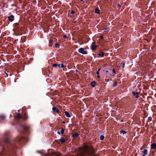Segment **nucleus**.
<instances>
[{
  "label": "nucleus",
  "instance_id": "29",
  "mask_svg": "<svg viewBox=\"0 0 156 156\" xmlns=\"http://www.w3.org/2000/svg\"><path fill=\"white\" fill-rule=\"evenodd\" d=\"M112 71L113 73H114V74L116 73V71H115V69H112Z\"/></svg>",
  "mask_w": 156,
  "mask_h": 156
},
{
  "label": "nucleus",
  "instance_id": "42",
  "mask_svg": "<svg viewBox=\"0 0 156 156\" xmlns=\"http://www.w3.org/2000/svg\"><path fill=\"white\" fill-rule=\"evenodd\" d=\"M75 71L76 72H78V70L77 69H76V70H75Z\"/></svg>",
  "mask_w": 156,
  "mask_h": 156
},
{
  "label": "nucleus",
  "instance_id": "12",
  "mask_svg": "<svg viewBox=\"0 0 156 156\" xmlns=\"http://www.w3.org/2000/svg\"><path fill=\"white\" fill-rule=\"evenodd\" d=\"M143 154L142 155V156H146V155L147 154L148 150L147 149H144L143 151Z\"/></svg>",
  "mask_w": 156,
  "mask_h": 156
},
{
  "label": "nucleus",
  "instance_id": "37",
  "mask_svg": "<svg viewBox=\"0 0 156 156\" xmlns=\"http://www.w3.org/2000/svg\"><path fill=\"white\" fill-rule=\"evenodd\" d=\"M57 133L59 135H60V134H61V132H60L59 131H58V132H57Z\"/></svg>",
  "mask_w": 156,
  "mask_h": 156
},
{
  "label": "nucleus",
  "instance_id": "19",
  "mask_svg": "<svg viewBox=\"0 0 156 156\" xmlns=\"http://www.w3.org/2000/svg\"><path fill=\"white\" fill-rule=\"evenodd\" d=\"M58 67L59 68H64L65 67V66L63 64H58Z\"/></svg>",
  "mask_w": 156,
  "mask_h": 156
},
{
  "label": "nucleus",
  "instance_id": "17",
  "mask_svg": "<svg viewBox=\"0 0 156 156\" xmlns=\"http://www.w3.org/2000/svg\"><path fill=\"white\" fill-rule=\"evenodd\" d=\"M97 47V46L96 45H92L91 46V49L92 50H95L96 49Z\"/></svg>",
  "mask_w": 156,
  "mask_h": 156
},
{
  "label": "nucleus",
  "instance_id": "43",
  "mask_svg": "<svg viewBox=\"0 0 156 156\" xmlns=\"http://www.w3.org/2000/svg\"><path fill=\"white\" fill-rule=\"evenodd\" d=\"M11 6H16L15 5H14V4H12L11 5Z\"/></svg>",
  "mask_w": 156,
  "mask_h": 156
},
{
  "label": "nucleus",
  "instance_id": "18",
  "mask_svg": "<svg viewBox=\"0 0 156 156\" xmlns=\"http://www.w3.org/2000/svg\"><path fill=\"white\" fill-rule=\"evenodd\" d=\"M95 12L96 13L99 14L100 10L98 8H96L95 9Z\"/></svg>",
  "mask_w": 156,
  "mask_h": 156
},
{
  "label": "nucleus",
  "instance_id": "15",
  "mask_svg": "<svg viewBox=\"0 0 156 156\" xmlns=\"http://www.w3.org/2000/svg\"><path fill=\"white\" fill-rule=\"evenodd\" d=\"M65 114L66 116L67 117H70V115L69 114V113L67 111H66L65 112Z\"/></svg>",
  "mask_w": 156,
  "mask_h": 156
},
{
  "label": "nucleus",
  "instance_id": "21",
  "mask_svg": "<svg viewBox=\"0 0 156 156\" xmlns=\"http://www.w3.org/2000/svg\"><path fill=\"white\" fill-rule=\"evenodd\" d=\"M105 73L108 76H110L111 75V74L107 70L105 71Z\"/></svg>",
  "mask_w": 156,
  "mask_h": 156
},
{
  "label": "nucleus",
  "instance_id": "33",
  "mask_svg": "<svg viewBox=\"0 0 156 156\" xmlns=\"http://www.w3.org/2000/svg\"><path fill=\"white\" fill-rule=\"evenodd\" d=\"M63 37L65 38H67V37L66 35H64L63 36Z\"/></svg>",
  "mask_w": 156,
  "mask_h": 156
},
{
  "label": "nucleus",
  "instance_id": "48",
  "mask_svg": "<svg viewBox=\"0 0 156 156\" xmlns=\"http://www.w3.org/2000/svg\"><path fill=\"white\" fill-rule=\"evenodd\" d=\"M9 76H12V74H10L9 75Z\"/></svg>",
  "mask_w": 156,
  "mask_h": 156
},
{
  "label": "nucleus",
  "instance_id": "8",
  "mask_svg": "<svg viewBox=\"0 0 156 156\" xmlns=\"http://www.w3.org/2000/svg\"><path fill=\"white\" fill-rule=\"evenodd\" d=\"M132 94L134 96L135 98H138L139 97V96L138 95L139 93L138 92H135V91H133L132 92Z\"/></svg>",
  "mask_w": 156,
  "mask_h": 156
},
{
  "label": "nucleus",
  "instance_id": "4",
  "mask_svg": "<svg viewBox=\"0 0 156 156\" xmlns=\"http://www.w3.org/2000/svg\"><path fill=\"white\" fill-rule=\"evenodd\" d=\"M78 51L80 53L83 54H87L88 53L87 51H85L84 49L83 48H81L79 49Z\"/></svg>",
  "mask_w": 156,
  "mask_h": 156
},
{
  "label": "nucleus",
  "instance_id": "1",
  "mask_svg": "<svg viewBox=\"0 0 156 156\" xmlns=\"http://www.w3.org/2000/svg\"><path fill=\"white\" fill-rule=\"evenodd\" d=\"M26 140V138L22 136H19L17 137L12 143H11L8 138L4 139V141L8 147L9 151L12 154H15L16 149L18 148V145L24 143Z\"/></svg>",
  "mask_w": 156,
  "mask_h": 156
},
{
  "label": "nucleus",
  "instance_id": "9",
  "mask_svg": "<svg viewBox=\"0 0 156 156\" xmlns=\"http://www.w3.org/2000/svg\"><path fill=\"white\" fill-rule=\"evenodd\" d=\"M151 148L153 150H156V143H154L151 145Z\"/></svg>",
  "mask_w": 156,
  "mask_h": 156
},
{
  "label": "nucleus",
  "instance_id": "27",
  "mask_svg": "<svg viewBox=\"0 0 156 156\" xmlns=\"http://www.w3.org/2000/svg\"><path fill=\"white\" fill-rule=\"evenodd\" d=\"M64 132V129L63 128H61V133L62 134H63Z\"/></svg>",
  "mask_w": 156,
  "mask_h": 156
},
{
  "label": "nucleus",
  "instance_id": "47",
  "mask_svg": "<svg viewBox=\"0 0 156 156\" xmlns=\"http://www.w3.org/2000/svg\"><path fill=\"white\" fill-rule=\"evenodd\" d=\"M101 38H102V39H103V36H101Z\"/></svg>",
  "mask_w": 156,
  "mask_h": 156
},
{
  "label": "nucleus",
  "instance_id": "11",
  "mask_svg": "<svg viewBox=\"0 0 156 156\" xmlns=\"http://www.w3.org/2000/svg\"><path fill=\"white\" fill-rule=\"evenodd\" d=\"M58 140V142H61L62 144H63L66 142V140L65 139L62 137H61V139Z\"/></svg>",
  "mask_w": 156,
  "mask_h": 156
},
{
  "label": "nucleus",
  "instance_id": "40",
  "mask_svg": "<svg viewBox=\"0 0 156 156\" xmlns=\"http://www.w3.org/2000/svg\"><path fill=\"white\" fill-rule=\"evenodd\" d=\"M62 123H63V124H65V121H63V122H62Z\"/></svg>",
  "mask_w": 156,
  "mask_h": 156
},
{
  "label": "nucleus",
  "instance_id": "50",
  "mask_svg": "<svg viewBox=\"0 0 156 156\" xmlns=\"http://www.w3.org/2000/svg\"><path fill=\"white\" fill-rule=\"evenodd\" d=\"M12 125H13V123H12Z\"/></svg>",
  "mask_w": 156,
  "mask_h": 156
},
{
  "label": "nucleus",
  "instance_id": "28",
  "mask_svg": "<svg viewBox=\"0 0 156 156\" xmlns=\"http://www.w3.org/2000/svg\"><path fill=\"white\" fill-rule=\"evenodd\" d=\"M52 66H53V67H57V66H58V64H56V63H55V64H53L52 65Z\"/></svg>",
  "mask_w": 156,
  "mask_h": 156
},
{
  "label": "nucleus",
  "instance_id": "49",
  "mask_svg": "<svg viewBox=\"0 0 156 156\" xmlns=\"http://www.w3.org/2000/svg\"><path fill=\"white\" fill-rule=\"evenodd\" d=\"M19 35H21L22 34H19Z\"/></svg>",
  "mask_w": 156,
  "mask_h": 156
},
{
  "label": "nucleus",
  "instance_id": "2",
  "mask_svg": "<svg viewBox=\"0 0 156 156\" xmlns=\"http://www.w3.org/2000/svg\"><path fill=\"white\" fill-rule=\"evenodd\" d=\"M28 128V126H27L23 125L20 124L18 125V129L20 132L24 133L27 131Z\"/></svg>",
  "mask_w": 156,
  "mask_h": 156
},
{
  "label": "nucleus",
  "instance_id": "31",
  "mask_svg": "<svg viewBox=\"0 0 156 156\" xmlns=\"http://www.w3.org/2000/svg\"><path fill=\"white\" fill-rule=\"evenodd\" d=\"M121 7V5L119 4H118L117 5V7L120 8Z\"/></svg>",
  "mask_w": 156,
  "mask_h": 156
},
{
  "label": "nucleus",
  "instance_id": "30",
  "mask_svg": "<svg viewBox=\"0 0 156 156\" xmlns=\"http://www.w3.org/2000/svg\"><path fill=\"white\" fill-rule=\"evenodd\" d=\"M117 82H114V83L113 84V86H115L117 85Z\"/></svg>",
  "mask_w": 156,
  "mask_h": 156
},
{
  "label": "nucleus",
  "instance_id": "16",
  "mask_svg": "<svg viewBox=\"0 0 156 156\" xmlns=\"http://www.w3.org/2000/svg\"><path fill=\"white\" fill-rule=\"evenodd\" d=\"M79 136V134L78 133H73V137L74 138H77Z\"/></svg>",
  "mask_w": 156,
  "mask_h": 156
},
{
  "label": "nucleus",
  "instance_id": "14",
  "mask_svg": "<svg viewBox=\"0 0 156 156\" xmlns=\"http://www.w3.org/2000/svg\"><path fill=\"white\" fill-rule=\"evenodd\" d=\"M98 55L101 57H103L105 55V53L103 52L100 51L98 54Z\"/></svg>",
  "mask_w": 156,
  "mask_h": 156
},
{
  "label": "nucleus",
  "instance_id": "45",
  "mask_svg": "<svg viewBox=\"0 0 156 156\" xmlns=\"http://www.w3.org/2000/svg\"><path fill=\"white\" fill-rule=\"evenodd\" d=\"M37 152L39 153H40V151H37Z\"/></svg>",
  "mask_w": 156,
  "mask_h": 156
},
{
  "label": "nucleus",
  "instance_id": "32",
  "mask_svg": "<svg viewBox=\"0 0 156 156\" xmlns=\"http://www.w3.org/2000/svg\"><path fill=\"white\" fill-rule=\"evenodd\" d=\"M1 118L3 119H5V116L4 115H2L1 116Z\"/></svg>",
  "mask_w": 156,
  "mask_h": 156
},
{
  "label": "nucleus",
  "instance_id": "5",
  "mask_svg": "<svg viewBox=\"0 0 156 156\" xmlns=\"http://www.w3.org/2000/svg\"><path fill=\"white\" fill-rule=\"evenodd\" d=\"M14 25L15 27L17 28V31L19 32H20L21 31V28H22V27H20L19 26V24L18 23H15L14 24Z\"/></svg>",
  "mask_w": 156,
  "mask_h": 156
},
{
  "label": "nucleus",
  "instance_id": "20",
  "mask_svg": "<svg viewBox=\"0 0 156 156\" xmlns=\"http://www.w3.org/2000/svg\"><path fill=\"white\" fill-rule=\"evenodd\" d=\"M33 58H30L29 60V62L28 64H30L31 63V62L33 61Z\"/></svg>",
  "mask_w": 156,
  "mask_h": 156
},
{
  "label": "nucleus",
  "instance_id": "46",
  "mask_svg": "<svg viewBox=\"0 0 156 156\" xmlns=\"http://www.w3.org/2000/svg\"><path fill=\"white\" fill-rule=\"evenodd\" d=\"M95 43V42H92V44H94Z\"/></svg>",
  "mask_w": 156,
  "mask_h": 156
},
{
  "label": "nucleus",
  "instance_id": "10",
  "mask_svg": "<svg viewBox=\"0 0 156 156\" xmlns=\"http://www.w3.org/2000/svg\"><path fill=\"white\" fill-rule=\"evenodd\" d=\"M52 110L54 112L58 113L59 112V110L55 107H53L52 108Z\"/></svg>",
  "mask_w": 156,
  "mask_h": 156
},
{
  "label": "nucleus",
  "instance_id": "44",
  "mask_svg": "<svg viewBox=\"0 0 156 156\" xmlns=\"http://www.w3.org/2000/svg\"><path fill=\"white\" fill-rule=\"evenodd\" d=\"M6 73V76H8V74L7 73Z\"/></svg>",
  "mask_w": 156,
  "mask_h": 156
},
{
  "label": "nucleus",
  "instance_id": "6",
  "mask_svg": "<svg viewBox=\"0 0 156 156\" xmlns=\"http://www.w3.org/2000/svg\"><path fill=\"white\" fill-rule=\"evenodd\" d=\"M8 20L11 22L13 21L14 19V16L13 15H11L7 17Z\"/></svg>",
  "mask_w": 156,
  "mask_h": 156
},
{
  "label": "nucleus",
  "instance_id": "3",
  "mask_svg": "<svg viewBox=\"0 0 156 156\" xmlns=\"http://www.w3.org/2000/svg\"><path fill=\"white\" fill-rule=\"evenodd\" d=\"M15 118L17 119H19L22 118L26 120L27 119V116L25 115L23 117H22L20 113H18L15 116Z\"/></svg>",
  "mask_w": 156,
  "mask_h": 156
},
{
  "label": "nucleus",
  "instance_id": "22",
  "mask_svg": "<svg viewBox=\"0 0 156 156\" xmlns=\"http://www.w3.org/2000/svg\"><path fill=\"white\" fill-rule=\"evenodd\" d=\"M105 138V136L104 135H101L100 136V139L101 140H103Z\"/></svg>",
  "mask_w": 156,
  "mask_h": 156
},
{
  "label": "nucleus",
  "instance_id": "34",
  "mask_svg": "<svg viewBox=\"0 0 156 156\" xmlns=\"http://www.w3.org/2000/svg\"><path fill=\"white\" fill-rule=\"evenodd\" d=\"M74 13H75V12H74V11H73V10H72V11H71V14H74Z\"/></svg>",
  "mask_w": 156,
  "mask_h": 156
},
{
  "label": "nucleus",
  "instance_id": "7",
  "mask_svg": "<svg viewBox=\"0 0 156 156\" xmlns=\"http://www.w3.org/2000/svg\"><path fill=\"white\" fill-rule=\"evenodd\" d=\"M97 83L95 82V81H93L91 82L90 83V85L92 87H95V85L97 84Z\"/></svg>",
  "mask_w": 156,
  "mask_h": 156
},
{
  "label": "nucleus",
  "instance_id": "35",
  "mask_svg": "<svg viewBox=\"0 0 156 156\" xmlns=\"http://www.w3.org/2000/svg\"><path fill=\"white\" fill-rule=\"evenodd\" d=\"M112 80V79L111 78L107 80V81L108 82L109 81H111Z\"/></svg>",
  "mask_w": 156,
  "mask_h": 156
},
{
  "label": "nucleus",
  "instance_id": "39",
  "mask_svg": "<svg viewBox=\"0 0 156 156\" xmlns=\"http://www.w3.org/2000/svg\"><path fill=\"white\" fill-rule=\"evenodd\" d=\"M124 65H125L124 63H123V65H122V67H124Z\"/></svg>",
  "mask_w": 156,
  "mask_h": 156
},
{
  "label": "nucleus",
  "instance_id": "36",
  "mask_svg": "<svg viewBox=\"0 0 156 156\" xmlns=\"http://www.w3.org/2000/svg\"><path fill=\"white\" fill-rule=\"evenodd\" d=\"M108 69H109L110 70H111L112 68V67H108Z\"/></svg>",
  "mask_w": 156,
  "mask_h": 156
},
{
  "label": "nucleus",
  "instance_id": "24",
  "mask_svg": "<svg viewBox=\"0 0 156 156\" xmlns=\"http://www.w3.org/2000/svg\"><path fill=\"white\" fill-rule=\"evenodd\" d=\"M123 134H124L126 133L127 132L126 131L123 130H121L120 131Z\"/></svg>",
  "mask_w": 156,
  "mask_h": 156
},
{
  "label": "nucleus",
  "instance_id": "23",
  "mask_svg": "<svg viewBox=\"0 0 156 156\" xmlns=\"http://www.w3.org/2000/svg\"><path fill=\"white\" fill-rule=\"evenodd\" d=\"M60 44L58 43H56L55 44V46L56 48H58L59 47Z\"/></svg>",
  "mask_w": 156,
  "mask_h": 156
},
{
  "label": "nucleus",
  "instance_id": "26",
  "mask_svg": "<svg viewBox=\"0 0 156 156\" xmlns=\"http://www.w3.org/2000/svg\"><path fill=\"white\" fill-rule=\"evenodd\" d=\"M101 70V68H99L98 69V70L96 71V73L97 75H99V71Z\"/></svg>",
  "mask_w": 156,
  "mask_h": 156
},
{
  "label": "nucleus",
  "instance_id": "25",
  "mask_svg": "<svg viewBox=\"0 0 156 156\" xmlns=\"http://www.w3.org/2000/svg\"><path fill=\"white\" fill-rule=\"evenodd\" d=\"M152 120V117H148V121L149 122H150V121H151Z\"/></svg>",
  "mask_w": 156,
  "mask_h": 156
},
{
  "label": "nucleus",
  "instance_id": "41",
  "mask_svg": "<svg viewBox=\"0 0 156 156\" xmlns=\"http://www.w3.org/2000/svg\"><path fill=\"white\" fill-rule=\"evenodd\" d=\"M120 122H123V119H122L121 120Z\"/></svg>",
  "mask_w": 156,
  "mask_h": 156
},
{
  "label": "nucleus",
  "instance_id": "38",
  "mask_svg": "<svg viewBox=\"0 0 156 156\" xmlns=\"http://www.w3.org/2000/svg\"><path fill=\"white\" fill-rule=\"evenodd\" d=\"M97 77L98 78H100V76L99 75H97Z\"/></svg>",
  "mask_w": 156,
  "mask_h": 156
},
{
  "label": "nucleus",
  "instance_id": "13",
  "mask_svg": "<svg viewBox=\"0 0 156 156\" xmlns=\"http://www.w3.org/2000/svg\"><path fill=\"white\" fill-rule=\"evenodd\" d=\"M103 30L105 32H108L109 30V28L108 27L105 26Z\"/></svg>",
  "mask_w": 156,
  "mask_h": 156
}]
</instances>
